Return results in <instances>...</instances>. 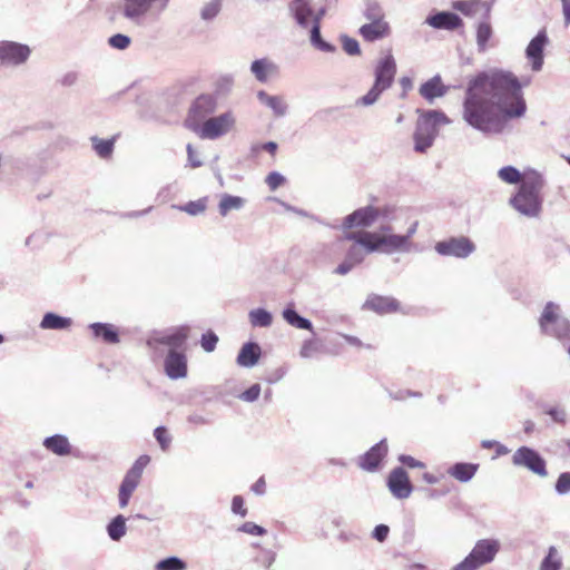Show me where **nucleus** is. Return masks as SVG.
Here are the masks:
<instances>
[{
  "label": "nucleus",
  "mask_w": 570,
  "mask_h": 570,
  "mask_svg": "<svg viewBox=\"0 0 570 570\" xmlns=\"http://www.w3.org/2000/svg\"><path fill=\"white\" fill-rule=\"evenodd\" d=\"M343 50L350 56H357L361 53L360 43L356 39L346 35L341 36Z\"/></svg>",
  "instance_id": "obj_49"
},
{
  "label": "nucleus",
  "mask_w": 570,
  "mask_h": 570,
  "mask_svg": "<svg viewBox=\"0 0 570 570\" xmlns=\"http://www.w3.org/2000/svg\"><path fill=\"white\" fill-rule=\"evenodd\" d=\"M154 436L159 443L161 450L166 451L169 448L171 438L165 426H157L154 431Z\"/></svg>",
  "instance_id": "obj_51"
},
{
  "label": "nucleus",
  "mask_w": 570,
  "mask_h": 570,
  "mask_svg": "<svg viewBox=\"0 0 570 570\" xmlns=\"http://www.w3.org/2000/svg\"><path fill=\"white\" fill-rule=\"evenodd\" d=\"M126 532V518L122 514L116 515L107 524V533L112 541H119L121 538L125 537Z\"/></svg>",
  "instance_id": "obj_38"
},
{
  "label": "nucleus",
  "mask_w": 570,
  "mask_h": 570,
  "mask_svg": "<svg viewBox=\"0 0 570 570\" xmlns=\"http://www.w3.org/2000/svg\"><path fill=\"white\" fill-rule=\"evenodd\" d=\"M380 236H381L380 243L382 244V250L384 253L391 254L394 252H409L410 250L406 237H402V235L385 234V235H380Z\"/></svg>",
  "instance_id": "obj_30"
},
{
  "label": "nucleus",
  "mask_w": 570,
  "mask_h": 570,
  "mask_svg": "<svg viewBox=\"0 0 570 570\" xmlns=\"http://www.w3.org/2000/svg\"><path fill=\"white\" fill-rule=\"evenodd\" d=\"M285 177L278 171L269 173L265 179L271 190H276L285 183Z\"/></svg>",
  "instance_id": "obj_58"
},
{
  "label": "nucleus",
  "mask_w": 570,
  "mask_h": 570,
  "mask_svg": "<svg viewBox=\"0 0 570 570\" xmlns=\"http://www.w3.org/2000/svg\"><path fill=\"white\" fill-rule=\"evenodd\" d=\"M43 446L59 456L69 455L71 452V445L69 440L63 434H55L43 440Z\"/></svg>",
  "instance_id": "obj_28"
},
{
  "label": "nucleus",
  "mask_w": 570,
  "mask_h": 570,
  "mask_svg": "<svg viewBox=\"0 0 570 570\" xmlns=\"http://www.w3.org/2000/svg\"><path fill=\"white\" fill-rule=\"evenodd\" d=\"M318 348L320 346L315 340H306L301 347L299 355L303 358H309L318 351Z\"/></svg>",
  "instance_id": "obj_56"
},
{
  "label": "nucleus",
  "mask_w": 570,
  "mask_h": 570,
  "mask_svg": "<svg viewBox=\"0 0 570 570\" xmlns=\"http://www.w3.org/2000/svg\"><path fill=\"white\" fill-rule=\"evenodd\" d=\"M232 511L240 517H246L247 509L244 508V499L240 495H235L232 500Z\"/></svg>",
  "instance_id": "obj_62"
},
{
  "label": "nucleus",
  "mask_w": 570,
  "mask_h": 570,
  "mask_svg": "<svg viewBox=\"0 0 570 570\" xmlns=\"http://www.w3.org/2000/svg\"><path fill=\"white\" fill-rule=\"evenodd\" d=\"M434 249L441 256L466 258L474 253L475 245L469 237L459 236L438 242Z\"/></svg>",
  "instance_id": "obj_9"
},
{
  "label": "nucleus",
  "mask_w": 570,
  "mask_h": 570,
  "mask_svg": "<svg viewBox=\"0 0 570 570\" xmlns=\"http://www.w3.org/2000/svg\"><path fill=\"white\" fill-rule=\"evenodd\" d=\"M396 73V62L391 53L382 58L375 69V80L366 95L357 99L356 104L362 106H372L375 104L383 91L387 90L394 81Z\"/></svg>",
  "instance_id": "obj_3"
},
{
  "label": "nucleus",
  "mask_w": 570,
  "mask_h": 570,
  "mask_svg": "<svg viewBox=\"0 0 570 570\" xmlns=\"http://www.w3.org/2000/svg\"><path fill=\"white\" fill-rule=\"evenodd\" d=\"M512 463L517 466H524L540 476L548 475L544 459L532 448H519L512 455Z\"/></svg>",
  "instance_id": "obj_12"
},
{
  "label": "nucleus",
  "mask_w": 570,
  "mask_h": 570,
  "mask_svg": "<svg viewBox=\"0 0 570 570\" xmlns=\"http://www.w3.org/2000/svg\"><path fill=\"white\" fill-rule=\"evenodd\" d=\"M189 326L183 325L175 328L170 333H160L149 337L146 342L147 346L153 350H157L159 345L169 346L170 350L181 347L188 338Z\"/></svg>",
  "instance_id": "obj_14"
},
{
  "label": "nucleus",
  "mask_w": 570,
  "mask_h": 570,
  "mask_svg": "<svg viewBox=\"0 0 570 570\" xmlns=\"http://www.w3.org/2000/svg\"><path fill=\"white\" fill-rule=\"evenodd\" d=\"M148 462L149 458L147 455H141L127 472L140 479Z\"/></svg>",
  "instance_id": "obj_60"
},
{
  "label": "nucleus",
  "mask_w": 570,
  "mask_h": 570,
  "mask_svg": "<svg viewBox=\"0 0 570 570\" xmlns=\"http://www.w3.org/2000/svg\"><path fill=\"white\" fill-rule=\"evenodd\" d=\"M549 43L546 29L540 30L533 37L525 49V57L531 63V69L535 72L540 71L544 63V48Z\"/></svg>",
  "instance_id": "obj_15"
},
{
  "label": "nucleus",
  "mask_w": 570,
  "mask_h": 570,
  "mask_svg": "<svg viewBox=\"0 0 570 570\" xmlns=\"http://www.w3.org/2000/svg\"><path fill=\"white\" fill-rule=\"evenodd\" d=\"M562 568V556L554 546L548 548L547 554L542 559L540 570H560Z\"/></svg>",
  "instance_id": "obj_35"
},
{
  "label": "nucleus",
  "mask_w": 570,
  "mask_h": 570,
  "mask_svg": "<svg viewBox=\"0 0 570 570\" xmlns=\"http://www.w3.org/2000/svg\"><path fill=\"white\" fill-rule=\"evenodd\" d=\"M387 487L393 497L401 500L409 498L413 491L409 475L401 466H397L390 472Z\"/></svg>",
  "instance_id": "obj_16"
},
{
  "label": "nucleus",
  "mask_w": 570,
  "mask_h": 570,
  "mask_svg": "<svg viewBox=\"0 0 570 570\" xmlns=\"http://www.w3.org/2000/svg\"><path fill=\"white\" fill-rule=\"evenodd\" d=\"M449 88L442 83L440 75H435L428 81L421 85L420 95L432 102L435 98L446 95Z\"/></svg>",
  "instance_id": "obj_25"
},
{
  "label": "nucleus",
  "mask_w": 570,
  "mask_h": 570,
  "mask_svg": "<svg viewBox=\"0 0 570 570\" xmlns=\"http://www.w3.org/2000/svg\"><path fill=\"white\" fill-rule=\"evenodd\" d=\"M88 328L95 338L106 344H118L120 342L119 331L111 323L96 322L89 324Z\"/></svg>",
  "instance_id": "obj_22"
},
{
  "label": "nucleus",
  "mask_w": 570,
  "mask_h": 570,
  "mask_svg": "<svg viewBox=\"0 0 570 570\" xmlns=\"http://www.w3.org/2000/svg\"><path fill=\"white\" fill-rule=\"evenodd\" d=\"M288 9L296 23L302 28H307L311 21L312 24L317 23L321 26V21L326 14V8L324 6L314 9L311 0H293Z\"/></svg>",
  "instance_id": "obj_7"
},
{
  "label": "nucleus",
  "mask_w": 570,
  "mask_h": 570,
  "mask_svg": "<svg viewBox=\"0 0 570 570\" xmlns=\"http://www.w3.org/2000/svg\"><path fill=\"white\" fill-rule=\"evenodd\" d=\"M500 550V543L494 539L478 540L470 553L453 570H478L492 562Z\"/></svg>",
  "instance_id": "obj_4"
},
{
  "label": "nucleus",
  "mask_w": 570,
  "mask_h": 570,
  "mask_svg": "<svg viewBox=\"0 0 570 570\" xmlns=\"http://www.w3.org/2000/svg\"><path fill=\"white\" fill-rule=\"evenodd\" d=\"M218 336L212 331H208L202 335L200 344L206 352H213L216 348Z\"/></svg>",
  "instance_id": "obj_53"
},
{
  "label": "nucleus",
  "mask_w": 570,
  "mask_h": 570,
  "mask_svg": "<svg viewBox=\"0 0 570 570\" xmlns=\"http://www.w3.org/2000/svg\"><path fill=\"white\" fill-rule=\"evenodd\" d=\"M217 108V100L212 95H200L190 106L188 121L190 125H199L209 115L215 112Z\"/></svg>",
  "instance_id": "obj_17"
},
{
  "label": "nucleus",
  "mask_w": 570,
  "mask_h": 570,
  "mask_svg": "<svg viewBox=\"0 0 570 570\" xmlns=\"http://www.w3.org/2000/svg\"><path fill=\"white\" fill-rule=\"evenodd\" d=\"M238 531L250 534V535H264L267 532L265 528H263L254 522H250V521L243 523L238 528Z\"/></svg>",
  "instance_id": "obj_55"
},
{
  "label": "nucleus",
  "mask_w": 570,
  "mask_h": 570,
  "mask_svg": "<svg viewBox=\"0 0 570 570\" xmlns=\"http://www.w3.org/2000/svg\"><path fill=\"white\" fill-rule=\"evenodd\" d=\"M207 197L199 198L197 200H190L185 205L177 206L181 212L187 213L190 216H197L203 214L207 208Z\"/></svg>",
  "instance_id": "obj_44"
},
{
  "label": "nucleus",
  "mask_w": 570,
  "mask_h": 570,
  "mask_svg": "<svg viewBox=\"0 0 570 570\" xmlns=\"http://www.w3.org/2000/svg\"><path fill=\"white\" fill-rule=\"evenodd\" d=\"M480 3V1L473 0H458L453 2V8L465 16H471Z\"/></svg>",
  "instance_id": "obj_52"
},
{
  "label": "nucleus",
  "mask_w": 570,
  "mask_h": 570,
  "mask_svg": "<svg viewBox=\"0 0 570 570\" xmlns=\"http://www.w3.org/2000/svg\"><path fill=\"white\" fill-rule=\"evenodd\" d=\"M122 14L134 22H140L145 14L155 9L157 12L164 11L169 0H124Z\"/></svg>",
  "instance_id": "obj_10"
},
{
  "label": "nucleus",
  "mask_w": 570,
  "mask_h": 570,
  "mask_svg": "<svg viewBox=\"0 0 570 570\" xmlns=\"http://www.w3.org/2000/svg\"><path fill=\"white\" fill-rule=\"evenodd\" d=\"M556 491L558 494H566L570 491V472H562L556 482Z\"/></svg>",
  "instance_id": "obj_54"
},
{
  "label": "nucleus",
  "mask_w": 570,
  "mask_h": 570,
  "mask_svg": "<svg viewBox=\"0 0 570 570\" xmlns=\"http://www.w3.org/2000/svg\"><path fill=\"white\" fill-rule=\"evenodd\" d=\"M389 533L390 528L386 524H377L372 531V537L379 542H384Z\"/></svg>",
  "instance_id": "obj_61"
},
{
  "label": "nucleus",
  "mask_w": 570,
  "mask_h": 570,
  "mask_svg": "<svg viewBox=\"0 0 570 570\" xmlns=\"http://www.w3.org/2000/svg\"><path fill=\"white\" fill-rule=\"evenodd\" d=\"M236 119L232 111L206 119L203 125H189V128L202 139H217L234 127Z\"/></svg>",
  "instance_id": "obj_6"
},
{
  "label": "nucleus",
  "mask_w": 570,
  "mask_h": 570,
  "mask_svg": "<svg viewBox=\"0 0 570 570\" xmlns=\"http://www.w3.org/2000/svg\"><path fill=\"white\" fill-rule=\"evenodd\" d=\"M282 316L291 326L298 330H306L313 332L312 322L308 318L301 316L296 312L294 303H288L286 305V307L282 312Z\"/></svg>",
  "instance_id": "obj_29"
},
{
  "label": "nucleus",
  "mask_w": 570,
  "mask_h": 570,
  "mask_svg": "<svg viewBox=\"0 0 570 570\" xmlns=\"http://www.w3.org/2000/svg\"><path fill=\"white\" fill-rule=\"evenodd\" d=\"M479 465L474 463L459 462L449 468L448 473L460 482H469L475 475Z\"/></svg>",
  "instance_id": "obj_31"
},
{
  "label": "nucleus",
  "mask_w": 570,
  "mask_h": 570,
  "mask_svg": "<svg viewBox=\"0 0 570 570\" xmlns=\"http://www.w3.org/2000/svg\"><path fill=\"white\" fill-rule=\"evenodd\" d=\"M30 55L31 49L26 43L0 41V65L3 67H19L28 61Z\"/></svg>",
  "instance_id": "obj_8"
},
{
  "label": "nucleus",
  "mask_w": 570,
  "mask_h": 570,
  "mask_svg": "<svg viewBox=\"0 0 570 570\" xmlns=\"http://www.w3.org/2000/svg\"><path fill=\"white\" fill-rule=\"evenodd\" d=\"M499 178L510 185L521 184L523 175L514 166H504L498 171Z\"/></svg>",
  "instance_id": "obj_43"
},
{
  "label": "nucleus",
  "mask_w": 570,
  "mask_h": 570,
  "mask_svg": "<svg viewBox=\"0 0 570 570\" xmlns=\"http://www.w3.org/2000/svg\"><path fill=\"white\" fill-rule=\"evenodd\" d=\"M250 72L258 82L265 83L279 73V67L268 58L256 59L250 63Z\"/></svg>",
  "instance_id": "obj_21"
},
{
  "label": "nucleus",
  "mask_w": 570,
  "mask_h": 570,
  "mask_svg": "<svg viewBox=\"0 0 570 570\" xmlns=\"http://www.w3.org/2000/svg\"><path fill=\"white\" fill-rule=\"evenodd\" d=\"M522 85L511 72L490 69L468 82L463 100V119L483 134H499L508 120L525 114Z\"/></svg>",
  "instance_id": "obj_1"
},
{
  "label": "nucleus",
  "mask_w": 570,
  "mask_h": 570,
  "mask_svg": "<svg viewBox=\"0 0 570 570\" xmlns=\"http://www.w3.org/2000/svg\"><path fill=\"white\" fill-rule=\"evenodd\" d=\"M164 368L166 375L171 380L187 376V357L185 353L170 350L165 357Z\"/></svg>",
  "instance_id": "obj_19"
},
{
  "label": "nucleus",
  "mask_w": 570,
  "mask_h": 570,
  "mask_svg": "<svg viewBox=\"0 0 570 570\" xmlns=\"http://www.w3.org/2000/svg\"><path fill=\"white\" fill-rule=\"evenodd\" d=\"M364 307L379 314H386L395 312L399 307V302L393 297L371 295L367 297Z\"/></svg>",
  "instance_id": "obj_26"
},
{
  "label": "nucleus",
  "mask_w": 570,
  "mask_h": 570,
  "mask_svg": "<svg viewBox=\"0 0 570 570\" xmlns=\"http://www.w3.org/2000/svg\"><path fill=\"white\" fill-rule=\"evenodd\" d=\"M414 150L417 153H425L434 142V137L429 135H420L417 131H414Z\"/></svg>",
  "instance_id": "obj_47"
},
{
  "label": "nucleus",
  "mask_w": 570,
  "mask_h": 570,
  "mask_svg": "<svg viewBox=\"0 0 570 570\" xmlns=\"http://www.w3.org/2000/svg\"><path fill=\"white\" fill-rule=\"evenodd\" d=\"M546 179L537 170L523 174L518 191L510 198L509 204L520 214L529 218L538 217L542 212Z\"/></svg>",
  "instance_id": "obj_2"
},
{
  "label": "nucleus",
  "mask_w": 570,
  "mask_h": 570,
  "mask_svg": "<svg viewBox=\"0 0 570 570\" xmlns=\"http://www.w3.org/2000/svg\"><path fill=\"white\" fill-rule=\"evenodd\" d=\"M187 150V157H188V164L191 168H198L203 165V163L199 160V158L196 156V153L191 146V144H188L186 147Z\"/></svg>",
  "instance_id": "obj_64"
},
{
  "label": "nucleus",
  "mask_w": 570,
  "mask_h": 570,
  "mask_svg": "<svg viewBox=\"0 0 570 570\" xmlns=\"http://www.w3.org/2000/svg\"><path fill=\"white\" fill-rule=\"evenodd\" d=\"M387 450L386 439H382L358 458L357 465L367 472L376 471L386 456Z\"/></svg>",
  "instance_id": "obj_18"
},
{
  "label": "nucleus",
  "mask_w": 570,
  "mask_h": 570,
  "mask_svg": "<svg viewBox=\"0 0 570 570\" xmlns=\"http://www.w3.org/2000/svg\"><path fill=\"white\" fill-rule=\"evenodd\" d=\"M415 131L420 135H429L436 137L439 127L442 124H449V119L443 111L440 110H420Z\"/></svg>",
  "instance_id": "obj_13"
},
{
  "label": "nucleus",
  "mask_w": 570,
  "mask_h": 570,
  "mask_svg": "<svg viewBox=\"0 0 570 570\" xmlns=\"http://www.w3.org/2000/svg\"><path fill=\"white\" fill-rule=\"evenodd\" d=\"M391 28L386 21L368 22L360 27L358 33L367 42H374L390 35Z\"/></svg>",
  "instance_id": "obj_23"
},
{
  "label": "nucleus",
  "mask_w": 570,
  "mask_h": 570,
  "mask_svg": "<svg viewBox=\"0 0 570 570\" xmlns=\"http://www.w3.org/2000/svg\"><path fill=\"white\" fill-rule=\"evenodd\" d=\"M248 318L254 327H269L273 323L272 313L262 307L252 309Z\"/></svg>",
  "instance_id": "obj_41"
},
{
  "label": "nucleus",
  "mask_w": 570,
  "mask_h": 570,
  "mask_svg": "<svg viewBox=\"0 0 570 570\" xmlns=\"http://www.w3.org/2000/svg\"><path fill=\"white\" fill-rule=\"evenodd\" d=\"M244 198L229 194H224L220 198L218 209L222 216H226L230 210H239L244 206Z\"/></svg>",
  "instance_id": "obj_39"
},
{
  "label": "nucleus",
  "mask_w": 570,
  "mask_h": 570,
  "mask_svg": "<svg viewBox=\"0 0 570 570\" xmlns=\"http://www.w3.org/2000/svg\"><path fill=\"white\" fill-rule=\"evenodd\" d=\"M560 306L548 302L539 318L542 333L553 336L560 341L570 340V322L559 314Z\"/></svg>",
  "instance_id": "obj_5"
},
{
  "label": "nucleus",
  "mask_w": 570,
  "mask_h": 570,
  "mask_svg": "<svg viewBox=\"0 0 570 570\" xmlns=\"http://www.w3.org/2000/svg\"><path fill=\"white\" fill-rule=\"evenodd\" d=\"M139 480H140L139 478H137L128 472L126 473V475L122 479L120 487H119L118 498H119V507L120 508H126L128 505L132 492L136 490V488L139 484Z\"/></svg>",
  "instance_id": "obj_32"
},
{
  "label": "nucleus",
  "mask_w": 570,
  "mask_h": 570,
  "mask_svg": "<svg viewBox=\"0 0 570 570\" xmlns=\"http://www.w3.org/2000/svg\"><path fill=\"white\" fill-rule=\"evenodd\" d=\"M362 14L366 20H368V22L385 21L384 10L376 0H366Z\"/></svg>",
  "instance_id": "obj_37"
},
{
  "label": "nucleus",
  "mask_w": 570,
  "mask_h": 570,
  "mask_svg": "<svg viewBox=\"0 0 570 570\" xmlns=\"http://www.w3.org/2000/svg\"><path fill=\"white\" fill-rule=\"evenodd\" d=\"M187 563L179 557H167L156 564V570H186Z\"/></svg>",
  "instance_id": "obj_45"
},
{
  "label": "nucleus",
  "mask_w": 570,
  "mask_h": 570,
  "mask_svg": "<svg viewBox=\"0 0 570 570\" xmlns=\"http://www.w3.org/2000/svg\"><path fill=\"white\" fill-rule=\"evenodd\" d=\"M381 216H386L384 209L372 205L364 206L344 217L342 227L344 229H352L355 227L367 228L371 227Z\"/></svg>",
  "instance_id": "obj_11"
},
{
  "label": "nucleus",
  "mask_w": 570,
  "mask_h": 570,
  "mask_svg": "<svg viewBox=\"0 0 570 570\" xmlns=\"http://www.w3.org/2000/svg\"><path fill=\"white\" fill-rule=\"evenodd\" d=\"M399 461L402 464H404V465H406L409 468H412V469H414V468H424L425 466V464L422 461H419L415 458H413L411 455H407V454H401L399 456Z\"/></svg>",
  "instance_id": "obj_63"
},
{
  "label": "nucleus",
  "mask_w": 570,
  "mask_h": 570,
  "mask_svg": "<svg viewBox=\"0 0 570 570\" xmlns=\"http://www.w3.org/2000/svg\"><path fill=\"white\" fill-rule=\"evenodd\" d=\"M222 8V0H212L206 3L200 11V17L205 21H212L217 17Z\"/></svg>",
  "instance_id": "obj_46"
},
{
  "label": "nucleus",
  "mask_w": 570,
  "mask_h": 570,
  "mask_svg": "<svg viewBox=\"0 0 570 570\" xmlns=\"http://www.w3.org/2000/svg\"><path fill=\"white\" fill-rule=\"evenodd\" d=\"M365 257V252L361 245H352L347 252L345 258L351 262L354 266L361 264Z\"/></svg>",
  "instance_id": "obj_48"
},
{
  "label": "nucleus",
  "mask_w": 570,
  "mask_h": 570,
  "mask_svg": "<svg viewBox=\"0 0 570 570\" xmlns=\"http://www.w3.org/2000/svg\"><path fill=\"white\" fill-rule=\"evenodd\" d=\"M489 13H490V6L487 7L485 20L479 22L478 28H476V45H478V50L480 52H483L487 50L488 41L490 40V38L492 37V33H493L492 27H491L490 22L488 21Z\"/></svg>",
  "instance_id": "obj_34"
},
{
  "label": "nucleus",
  "mask_w": 570,
  "mask_h": 570,
  "mask_svg": "<svg viewBox=\"0 0 570 570\" xmlns=\"http://www.w3.org/2000/svg\"><path fill=\"white\" fill-rule=\"evenodd\" d=\"M257 99L262 105L269 108L277 118H282L288 112V105L282 96H272L265 90H259L257 92Z\"/></svg>",
  "instance_id": "obj_24"
},
{
  "label": "nucleus",
  "mask_w": 570,
  "mask_h": 570,
  "mask_svg": "<svg viewBox=\"0 0 570 570\" xmlns=\"http://www.w3.org/2000/svg\"><path fill=\"white\" fill-rule=\"evenodd\" d=\"M425 22L434 29L451 31L463 26L461 17L451 11H439L430 14Z\"/></svg>",
  "instance_id": "obj_20"
},
{
  "label": "nucleus",
  "mask_w": 570,
  "mask_h": 570,
  "mask_svg": "<svg viewBox=\"0 0 570 570\" xmlns=\"http://www.w3.org/2000/svg\"><path fill=\"white\" fill-rule=\"evenodd\" d=\"M546 414H548L556 423L564 424L567 421V412L561 407H549L546 410Z\"/></svg>",
  "instance_id": "obj_59"
},
{
  "label": "nucleus",
  "mask_w": 570,
  "mask_h": 570,
  "mask_svg": "<svg viewBox=\"0 0 570 570\" xmlns=\"http://www.w3.org/2000/svg\"><path fill=\"white\" fill-rule=\"evenodd\" d=\"M72 320L70 317L60 316L56 313L48 312L43 315L40 327L42 330H67L71 326Z\"/></svg>",
  "instance_id": "obj_33"
},
{
  "label": "nucleus",
  "mask_w": 570,
  "mask_h": 570,
  "mask_svg": "<svg viewBox=\"0 0 570 570\" xmlns=\"http://www.w3.org/2000/svg\"><path fill=\"white\" fill-rule=\"evenodd\" d=\"M131 43L130 37L122 33H116L108 39V45L118 50H125L127 49Z\"/></svg>",
  "instance_id": "obj_50"
},
{
  "label": "nucleus",
  "mask_w": 570,
  "mask_h": 570,
  "mask_svg": "<svg viewBox=\"0 0 570 570\" xmlns=\"http://www.w3.org/2000/svg\"><path fill=\"white\" fill-rule=\"evenodd\" d=\"M90 140L94 150L100 158H108L111 156L115 148L116 137L110 139H101L97 136H92Z\"/></svg>",
  "instance_id": "obj_40"
},
{
  "label": "nucleus",
  "mask_w": 570,
  "mask_h": 570,
  "mask_svg": "<svg viewBox=\"0 0 570 570\" xmlns=\"http://www.w3.org/2000/svg\"><path fill=\"white\" fill-rule=\"evenodd\" d=\"M261 346L255 342L245 343L238 355H237V364L243 367H253L257 364L261 357Z\"/></svg>",
  "instance_id": "obj_27"
},
{
  "label": "nucleus",
  "mask_w": 570,
  "mask_h": 570,
  "mask_svg": "<svg viewBox=\"0 0 570 570\" xmlns=\"http://www.w3.org/2000/svg\"><path fill=\"white\" fill-rule=\"evenodd\" d=\"M381 236L372 232H363V237L360 240V245L366 253H374L382 250V244L380 243Z\"/></svg>",
  "instance_id": "obj_42"
},
{
  "label": "nucleus",
  "mask_w": 570,
  "mask_h": 570,
  "mask_svg": "<svg viewBox=\"0 0 570 570\" xmlns=\"http://www.w3.org/2000/svg\"><path fill=\"white\" fill-rule=\"evenodd\" d=\"M261 394V385L258 383H255L250 385L247 390H245L243 393L239 394V399L245 402H255Z\"/></svg>",
  "instance_id": "obj_57"
},
{
  "label": "nucleus",
  "mask_w": 570,
  "mask_h": 570,
  "mask_svg": "<svg viewBox=\"0 0 570 570\" xmlns=\"http://www.w3.org/2000/svg\"><path fill=\"white\" fill-rule=\"evenodd\" d=\"M309 41H311V45L322 51V52H327V53H333L336 51V47L327 41H325L323 38H322V35H321V26H318L317 23L315 24H312V28H311V35H309Z\"/></svg>",
  "instance_id": "obj_36"
}]
</instances>
